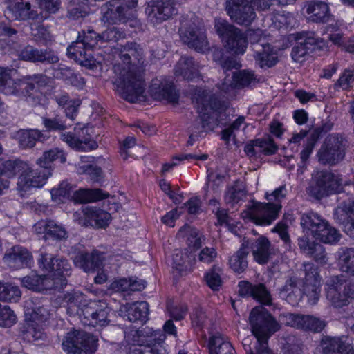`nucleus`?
<instances>
[{"label":"nucleus","mask_w":354,"mask_h":354,"mask_svg":"<svg viewBox=\"0 0 354 354\" xmlns=\"http://www.w3.org/2000/svg\"><path fill=\"white\" fill-rule=\"evenodd\" d=\"M249 323L257 342L253 349L247 344L248 340H245L243 347L247 354H272L268 348V341L272 334L280 329L279 324L262 306L252 309Z\"/></svg>","instance_id":"1"},{"label":"nucleus","mask_w":354,"mask_h":354,"mask_svg":"<svg viewBox=\"0 0 354 354\" xmlns=\"http://www.w3.org/2000/svg\"><path fill=\"white\" fill-rule=\"evenodd\" d=\"M113 69L115 73L113 83L122 98L131 103L145 101L144 68H126L119 62L113 65Z\"/></svg>","instance_id":"2"},{"label":"nucleus","mask_w":354,"mask_h":354,"mask_svg":"<svg viewBox=\"0 0 354 354\" xmlns=\"http://www.w3.org/2000/svg\"><path fill=\"white\" fill-rule=\"evenodd\" d=\"M197 104L202 130L198 131L199 128L196 127L192 129L187 145H192L194 141L204 136V133L213 131L227 118V104L221 102L214 95H206L197 99Z\"/></svg>","instance_id":"3"},{"label":"nucleus","mask_w":354,"mask_h":354,"mask_svg":"<svg viewBox=\"0 0 354 354\" xmlns=\"http://www.w3.org/2000/svg\"><path fill=\"white\" fill-rule=\"evenodd\" d=\"M50 82V78L44 74L27 75L22 79H12L10 71L0 68V92L17 98L32 97L37 92L35 84L39 87L45 86Z\"/></svg>","instance_id":"4"},{"label":"nucleus","mask_w":354,"mask_h":354,"mask_svg":"<svg viewBox=\"0 0 354 354\" xmlns=\"http://www.w3.org/2000/svg\"><path fill=\"white\" fill-rule=\"evenodd\" d=\"M286 186L282 185L271 194L266 193L268 203L252 201L248 207V216L256 224L267 225L272 223L279 215L281 209V200L286 197Z\"/></svg>","instance_id":"5"},{"label":"nucleus","mask_w":354,"mask_h":354,"mask_svg":"<svg viewBox=\"0 0 354 354\" xmlns=\"http://www.w3.org/2000/svg\"><path fill=\"white\" fill-rule=\"evenodd\" d=\"M324 291L328 304L341 308L354 300V281L348 280L343 274L333 275L326 281Z\"/></svg>","instance_id":"6"},{"label":"nucleus","mask_w":354,"mask_h":354,"mask_svg":"<svg viewBox=\"0 0 354 354\" xmlns=\"http://www.w3.org/2000/svg\"><path fill=\"white\" fill-rule=\"evenodd\" d=\"M347 147L348 142L344 137L339 134H330L317 151V160L325 166L336 165L344 160Z\"/></svg>","instance_id":"7"},{"label":"nucleus","mask_w":354,"mask_h":354,"mask_svg":"<svg viewBox=\"0 0 354 354\" xmlns=\"http://www.w3.org/2000/svg\"><path fill=\"white\" fill-rule=\"evenodd\" d=\"M214 28L228 50L237 55L245 51L247 40L241 30L222 19H215Z\"/></svg>","instance_id":"8"},{"label":"nucleus","mask_w":354,"mask_h":354,"mask_svg":"<svg viewBox=\"0 0 354 354\" xmlns=\"http://www.w3.org/2000/svg\"><path fill=\"white\" fill-rule=\"evenodd\" d=\"M97 339L84 331L68 333L62 346L67 354H93L97 348Z\"/></svg>","instance_id":"9"},{"label":"nucleus","mask_w":354,"mask_h":354,"mask_svg":"<svg viewBox=\"0 0 354 354\" xmlns=\"http://www.w3.org/2000/svg\"><path fill=\"white\" fill-rule=\"evenodd\" d=\"M137 4L138 0H110L102 6V20L110 24L126 23Z\"/></svg>","instance_id":"10"},{"label":"nucleus","mask_w":354,"mask_h":354,"mask_svg":"<svg viewBox=\"0 0 354 354\" xmlns=\"http://www.w3.org/2000/svg\"><path fill=\"white\" fill-rule=\"evenodd\" d=\"M53 169H32L26 162L21 174L17 178V189L20 193L26 192L30 187H42L51 176Z\"/></svg>","instance_id":"11"},{"label":"nucleus","mask_w":354,"mask_h":354,"mask_svg":"<svg viewBox=\"0 0 354 354\" xmlns=\"http://www.w3.org/2000/svg\"><path fill=\"white\" fill-rule=\"evenodd\" d=\"M315 186L308 189L310 195L319 199L333 192H338L342 183L341 179L335 174L326 170L319 171L314 177Z\"/></svg>","instance_id":"12"},{"label":"nucleus","mask_w":354,"mask_h":354,"mask_svg":"<svg viewBox=\"0 0 354 354\" xmlns=\"http://www.w3.org/2000/svg\"><path fill=\"white\" fill-rule=\"evenodd\" d=\"M179 32L181 40L189 48L202 53L209 50V43L205 32L194 21L183 23Z\"/></svg>","instance_id":"13"},{"label":"nucleus","mask_w":354,"mask_h":354,"mask_svg":"<svg viewBox=\"0 0 354 354\" xmlns=\"http://www.w3.org/2000/svg\"><path fill=\"white\" fill-rule=\"evenodd\" d=\"M177 13L174 0H151L145 7L147 19L153 25L167 21Z\"/></svg>","instance_id":"14"},{"label":"nucleus","mask_w":354,"mask_h":354,"mask_svg":"<svg viewBox=\"0 0 354 354\" xmlns=\"http://www.w3.org/2000/svg\"><path fill=\"white\" fill-rule=\"evenodd\" d=\"M279 319L286 326L313 333H320L326 325L324 320L310 315L281 314Z\"/></svg>","instance_id":"15"},{"label":"nucleus","mask_w":354,"mask_h":354,"mask_svg":"<svg viewBox=\"0 0 354 354\" xmlns=\"http://www.w3.org/2000/svg\"><path fill=\"white\" fill-rule=\"evenodd\" d=\"M110 308L101 300H90L88 305L83 310L82 322L88 326H106L109 323L108 319Z\"/></svg>","instance_id":"16"},{"label":"nucleus","mask_w":354,"mask_h":354,"mask_svg":"<svg viewBox=\"0 0 354 354\" xmlns=\"http://www.w3.org/2000/svg\"><path fill=\"white\" fill-rule=\"evenodd\" d=\"M225 9L230 19L239 25H250L256 13L249 0H227Z\"/></svg>","instance_id":"17"},{"label":"nucleus","mask_w":354,"mask_h":354,"mask_svg":"<svg viewBox=\"0 0 354 354\" xmlns=\"http://www.w3.org/2000/svg\"><path fill=\"white\" fill-rule=\"evenodd\" d=\"M304 293L307 296L308 302L314 305L320 297V277L317 268L311 263H304Z\"/></svg>","instance_id":"18"},{"label":"nucleus","mask_w":354,"mask_h":354,"mask_svg":"<svg viewBox=\"0 0 354 354\" xmlns=\"http://www.w3.org/2000/svg\"><path fill=\"white\" fill-rule=\"evenodd\" d=\"M118 56L122 62L120 64L126 68H144L145 66L143 49L136 42H127L121 46Z\"/></svg>","instance_id":"19"},{"label":"nucleus","mask_w":354,"mask_h":354,"mask_svg":"<svg viewBox=\"0 0 354 354\" xmlns=\"http://www.w3.org/2000/svg\"><path fill=\"white\" fill-rule=\"evenodd\" d=\"M151 96L157 100H167L169 103L176 104L179 95L172 81L165 77L152 80L149 86Z\"/></svg>","instance_id":"20"},{"label":"nucleus","mask_w":354,"mask_h":354,"mask_svg":"<svg viewBox=\"0 0 354 354\" xmlns=\"http://www.w3.org/2000/svg\"><path fill=\"white\" fill-rule=\"evenodd\" d=\"M319 348L322 354H354L353 343L345 336H324Z\"/></svg>","instance_id":"21"},{"label":"nucleus","mask_w":354,"mask_h":354,"mask_svg":"<svg viewBox=\"0 0 354 354\" xmlns=\"http://www.w3.org/2000/svg\"><path fill=\"white\" fill-rule=\"evenodd\" d=\"M84 218H80V225L87 227L92 226L97 229H105L112 219L111 214L97 207H89L82 211Z\"/></svg>","instance_id":"22"},{"label":"nucleus","mask_w":354,"mask_h":354,"mask_svg":"<svg viewBox=\"0 0 354 354\" xmlns=\"http://www.w3.org/2000/svg\"><path fill=\"white\" fill-rule=\"evenodd\" d=\"M80 38L81 35L80 34L76 41L68 47V55L80 65L88 68H93L96 66L95 59L92 55L91 50L86 48Z\"/></svg>","instance_id":"23"},{"label":"nucleus","mask_w":354,"mask_h":354,"mask_svg":"<svg viewBox=\"0 0 354 354\" xmlns=\"http://www.w3.org/2000/svg\"><path fill=\"white\" fill-rule=\"evenodd\" d=\"M39 263L42 269L53 273L57 277L66 279V276L70 275L71 266L66 259L53 257L46 253L41 254Z\"/></svg>","instance_id":"24"},{"label":"nucleus","mask_w":354,"mask_h":354,"mask_svg":"<svg viewBox=\"0 0 354 354\" xmlns=\"http://www.w3.org/2000/svg\"><path fill=\"white\" fill-rule=\"evenodd\" d=\"M86 296L80 291L72 290L64 294L62 302L66 308L67 313L71 315L83 317V310L88 305Z\"/></svg>","instance_id":"25"},{"label":"nucleus","mask_w":354,"mask_h":354,"mask_svg":"<svg viewBox=\"0 0 354 354\" xmlns=\"http://www.w3.org/2000/svg\"><path fill=\"white\" fill-rule=\"evenodd\" d=\"M33 227L37 234H44L45 239L51 238L57 241H62L68 236L66 229L53 220H40L35 224Z\"/></svg>","instance_id":"26"},{"label":"nucleus","mask_w":354,"mask_h":354,"mask_svg":"<svg viewBox=\"0 0 354 354\" xmlns=\"http://www.w3.org/2000/svg\"><path fill=\"white\" fill-rule=\"evenodd\" d=\"M200 69L201 65L193 57L183 56L177 62L174 74L177 77L190 81L201 77Z\"/></svg>","instance_id":"27"},{"label":"nucleus","mask_w":354,"mask_h":354,"mask_svg":"<svg viewBox=\"0 0 354 354\" xmlns=\"http://www.w3.org/2000/svg\"><path fill=\"white\" fill-rule=\"evenodd\" d=\"M3 259L9 267L19 269L28 265L32 254L26 248L15 245L6 251Z\"/></svg>","instance_id":"28"},{"label":"nucleus","mask_w":354,"mask_h":354,"mask_svg":"<svg viewBox=\"0 0 354 354\" xmlns=\"http://www.w3.org/2000/svg\"><path fill=\"white\" fill-rule=\"evenodd\" d=\"M104 259L103 253L97 250H93L91 253L81 252L75 257L74 263L84 271L88 272L100 268Z\"/></svg>","instance_id":"29"},{"label":"nucleus","mask_w":354,"mask_h":354,"mask_svg":"<svg viewBox=\"0 0 354 354\" xmlns=\"http://www.w3.org/2000/svg\"><path fill=\"white\" fill-rule=\"evenodd\" d=\"M252 254L254 259L259 264H266L274 250L271 245L270 241L263 236H259L252 245Z\"/></svg>","instance_id":"30"},{"label":"nucleus","mask_w":354,"mask_h":354,"mask_svg":"<svg viewBox=\"0 0 354 354\" xmlns=\"http://www.w3.org/2000/svg\"><path fill=\"white\" fill-rule=\"evenodd\" d=\"M328 223L326 219L315 212L303 214L300 221L304 232H310L315 239L328 226Z\"/></svg>","instance_id":"31"},{"label":"nucleus","mask_w":354,"mask_h":354,"mask_svg":"<svg viewBox=\"0 0 354 354\" xmlns=\"http://www.w3.org/2000/svg\"><path fill=\"white\" fill-rule=\"evenodd\" d=\"M308 20L316 23H326L330 18L328 6L322 1H310L306 5Z\"/></svg>","instance_id":"32"},{"label":"nucleus","mask_w":354,"mask_h":354,"mask_svg":"<svg viewBox=\"0 0 354 354\" xmlns=\"http://www.w3.org/2000/svg\"><path fill=\"white\" fill-rule=\"evenodd\" d=\"M7 16L15 20H26L35 19L36 12L31 10L29 2H11L8 6Z\"/></svg>","instance_id":"33"},{"label":"nucleus","mask_w":354,"mask_h":354,"mask_svg":"<svg viewBox=\"0 0 354 354\" xmlns=\"http://www.w3.org/2000/svg\"><path fill=\"white\" fill-rule=\"evenodd\" d=\"M253 56L257 64L261 68L272 67L278 62V57L270 44L263 47L257 46Z\"/></svg>","instance_id":"34"},{"label":"nucleus","mask_w":354,"mask_h":354,"mask_svg":"<svg viewBox=\"0 0 354 354\" xmlns=\"http://www.w3.org/2000/svg\"><path fill=\"white\" fill-rule=\"evenodd\" d=\"M249 254V243L243 241L241 247L229 260L230 268L236 273L243 272L248 268L247 257Z\"/></svg>","instance_id":"35"},{"label":"nucleus","mask_w":354,"mask_h":354,"mask_svg":"<svg viewBox=\"0 0 354 354\" xmlns=\"http://www.w3.org/2000/svg\"><path fill=\"white\" fill-rule=\"evenodd\" d=\"M109 193L101 189H82L74 192L73 199L80 203H92L108 198Z\"/></svg>","instance_id":"36"},{"label":"nucleus","mask_w":354,"mask_h":354,"mask_svg":"<svg viewBox=\"0 0 354 354\" xmlns=\"http://www.w3.org/2000/svg\"><path fill=\"white\" fill-rule=\"evenodd\" d=\"M209 351V354H236L232 344L219 333L210 337Z\"/></svg>","instance_id":"37"},{"label":"nucleus","mask_w":354,"mask_h":354,"mask_svg":"<svg viewBox=\"0 0 354 354\" xmlns=\"http://www.w3.org/2000/svg\"><path fill=\"white\" fill-rule=\"evenodd\" d=\"M156 338L134 340V344L129 347L127 354H160L156 346Z\"/></svg>","instance_id":"38"},{"label":"nucleus","mask_w":354,"mask_h":354,"mask_svg":"<svg viewBox=\"0 0 354 354\" xmlns=\"http://www.w3.org/2000/svg\"><path fill=\"white\" fill-rule=\"evenodd\" d=\"M338 261L341 271L354 277V248H342Z\"/></svg>","instance_id":"39"},{"label":"nucleus","mask_w":354,"mask_h":354,"mask_svg":"<svg viewBox=\"0 0 354 354\" xmlns=\"http://www.w3.org/2000/svg\"><path fill=\"white\" fill-rule=\"evenodd\" d=\"M149 314V305L146 301L131 304L127 310V319L131 322H145Z\"/></svg>","instance_id":"40"},{"label":"nucleus","mask_w":354,"mask_h":354,"mask_svg":"<svg viewBox=\"0 0 354 354\" xmlns=\"http://www.w3.org/2000/svg\"><path fill=\"white\" fill-rule=\"evenodd\" d=\"M185 236H187V241L189 247L194 250L201 248L203 241L205 240L204 236L198 230L191 228L189 225L182 227L177 234L178 237Z\"/></svg>","instance_id":"41"},{"label":"nucleus","mask_w":354,"mask_h":354,"mask_svg":"<svg viewBox=\"0 0 354 354\" xmlns=\"http://www.w3.org/2000/svg\"><path fill=\"white\" fill-rule=\"evenodd\" d=\"M57 159H60L62 163L66 160L65 153L57 148L46 151L42 156L37 160V164L43 169H50V164Z\"/></svg>","instance_id":"42"},{"label":"nucleus","mask_w":354,"mask_h":354,"mask_svg":"<svg viewBox=\"0 0 354 354\" xmlns=\"http://www.w3.org/2000/svg\"><path fill=\"white\" fill-rule=\"evenodd\" d=\"M47 276H41L40 292L44 290H60L66 286V279L63 277H57L53 273Z\"/></svg>","instance_id":"43"},{"label":"nucleus","mask_w":354,"mask_h":354,"mask_svg":"<svg viewBox=\"0 0 354 354\" xmlns=\"http://www.w3.org/2000/svg\"><path fill=\"white\" fill-rule=\"evenodd\" d=\"M43 137V133L39 130H23L19 132V143L23 148H32Z\"/></svg>","instance_id":"44"},{"label":"nucleus","mask_w":354,"mask_h":354,"mask_svg":"<svg viewBox=\"0 0 354 354\" xmlns=\"http://www.w3.org/2000/svg\"><path fill=\"white\" fill-rule=\"evenodd\" d=\"M246 196L244 185L242 182L236 180L234 185L229 187L225 195V201L227 203H238Z\"/></svg>","instance_id":"45"},{"label":"nucleus","mask_w":354,"mask_h":354,"mask_svg":"<svg viewBox=\"0 0 354 354\" xmlns=\"http://www.w3.org/2000/svg\"><path fill=\"white\" fill-rule=\"evenodd\" d=\"M25 162L20 160H6L0 162V176L12 177L19 171H22Z\"/></svg>","instance_id":"46"},{"label":"nucleus","mask_w":354,"mask_h":354,"mask_svg":"<svg viewBox=\"0 0 354 354\" xmlns=\"http://www.w3.org/2000/svg\"><path fill=\"white\" fill-rule=\"evenodd\" d=\"M21 294L17 286L8 283H0V301L16 302L21 297Z\"/></svg>","instance_id":"47"},{"label":"nucleus","mask_w":354,"mask_h":354,"mask_svg":"<svg viewBox=\"0 0 354 354\" xmlns=\"http://www.w3.org/2000/svg\"><path fill=\"white\" fill-rule=\"evenodd\" d=\"M236 84L239 87H245L257 82L254 72L248 70H241L233 75Z\"/></svg>","instance_id":"48"},{"label":"nucleus","mask_w":354,"mask_h":354,"mask_svg":"<svg viewBox=\"0 0 354 354\" xmlns=\"http://www.w3.org/2000/svg\"><path fill=\"white\" fill-rule=\"evenodd\" d=\"M252 297L263 305L271 306L272 304L271 294L262 283L254 284Z\"/></svg>","instance_id":"49"},{"label":"nucleus","mask_w":354,"mask_h":354,"mask_svg":"<svg viewBox=\"0 0 354 354\" xmlns=\"http://www.w3.org/2000/svg\"><path fill=\"white\" fill-rule=\"evenodd\" d=\"M314 40L310 38L306 39L304 41L297 43L292 49V58L295 62H302L308 55V44H313Z\"/></svg>","instance_id":"50"},{"label":"nucleus","mask_w":354,"mask_h":354,"mask_svg":"<svg viewBox=\"0 0 354 354\" xmlns=\"http://www.w3.org/2000/svg\"><path fill=\"white\" fill-rule=\"evenodd\" d=\"M25 314L26 317H30V319H31L32 322L36 323L37 324L38 323L45 322L50 317L48 309L43 306L33 308H30L27 306Z\"/></svg>","instance_id":"51"},{"label":"nucleus","mask_w":354,"mask_h":354,"mask_svg":"<svg viewBox=\"0 0 354 354\" xmlns=\"http://www.w3.org/2000/svg\"><path fill=\"white\" fill-rule=\"evenodd\" d=\"M33 51L31 57L32 62L55 64L59 61L58 57L50 50H42L33 48Z\"/></svg>","instance_id":"52"},{"label":"nucleus","mask_w":354,"mask_h":354,"mask_svg":"<svg viewBox=\"0 0 354 354\" xmlns=\"http://www.w3.org/2000/svg\"><path fill=\"white\" fill-rule=\"evenodd\" d=\"M73 192L72 186L67 182H62L57 187L51 189V197L53 201L60 203L64 198L71 196Z\"/></svg>","instance_id":"53"},{"label":"nucleus","mask_w":354,"mask_h":354,"mask_svg":"<svg viewBox=\"0 0 354 354\" xmlns=\"http://www.w3.org/2000/svg\"><path fill=\"white\" fill-rule=\"evenodd\" d=\"M340 237L339 231L328 223V226L322 230L316 239L325 243L335 244L339 241Z\"/></svg>","instance_id":"54"},{"label":"nucleus","mask_w":354,"mask_h":354,"mask_svg":"<svg viewBox=\"0 0 354 354\" xmlns=\"http://www.w3.org/2000/svg\"><path fill=\"white\" fill-rule=\"evenodd\" d=\"M245 35L247 41L250 42L254 52L257 46L263 47L269 44L266 36L263 35V31L260 29L248 30Z\"/></svg>","instance_id":"55"},{"label":"nucleus","mask_w":354,"mask_h":354,"mask_svg":"<svg viewBox=\"0 0 354 354\" xmlns=\"http://www.w3.org/2000/svg\"><path fill=\"white\" fill-rule=\"evenodd\" d=\"M188 257L187 254H185L184 256L183 252L181 250H175L173 256V267L179 271L182 274L183 272H186L191 269L192 265L186 259Z\"/></svg>","instance_id":"56"},{"label":"nucleus","mask_w":354,"mask_h":354,"mask_svg":"<svg viewBox=\"0 0 354 354\" xmlns=\"http://www.w3.org/2000/svg\"><path fill=\"white\" fill-rule=\"evenodd\" d=\"M126 34L120 28L113 26L108 28L100 34L101 44L104 42H117L118 40L124 39Z\"/></svg>","instance_id":"57"},{"label":"nucleus","mask_w":354,"mask_h":354,"mask_svg":"<svg viewBox=\"0 0 354 354\" xmlns=\"http://www.w3.org/2000/svg\"><path fill=\"white\" fill-rule=\"evenodd\" d=\"M221 270L214 266L206 273L205 278L207 286L212 290H218L222 285V280L220 275Z\"/></svg>","instance_id":"58"},{"label":"nucleus","mask_w":354,"mask_h":354,"mask_svg":"<svg viewBox=\"0 0 354 354\" xmlns=\"http://www.w3.org/2000/svg\"><path fill=\"white\" fill-rule=\"evenodd\" d=\"M16 319L17 317L10 307L0 304V326L10 327L15 324Z\"/></svg>","instance_id":"59"},{"label":"nucleus","mask_w":354,"mask_h":354,"mask_svg":"<svg viewBox=\"0 0 354 354\" xmlns=\"http://www.w3.org/2000/svg\"><path fill=\"white\" fill-rule=\"evenodd\" d=\"M256 147L259 149V152H263L266 155L274 153L277 150V146L274 140L270 138H264L255 140Z\"/></svg>","instance_id":"60"},{"label":"nucleus","mask_w":354,"mask_h":354,"mask_svg":"<svg viewBox=\"0 0 354 354\" xmlns=\"http://www.w3.org/2000/svg\"><path fill=\"white\" fill-rule=\"evenodd\" d=\"M82 43L85 45L86 48L93 51V48L101 43L100 34H97L93 30H88L87 32H82V35L80 38Z\"/></svg>","instance_id":"61"},{"label":"nucleus","mask_w":354,"mask_h":354,"mask_svg":"<svg viewBox=\"0 0 354 354\" xmlns=\"http://www.w3.org/2000/svg\"><path fill=\"white\" fill-rule=\"evenodd\" d=\"M221 50H215L214 52V60L218 63L225 72L240 67V64L232 57H227L223 60L221 59Z\"/></svg>","instance_id":"62"},{"label":"nucleus","mask_w":354,"mask_h":354,"mask_svg":"<svg viewBox=\"0 0 354 354\" xmlns=\"http://www.w3.org/2000/svg\"><path fill=\"white\" fill-rule=\"evenodd\" d=\"M191 319L192 325L199 328L204 327L209 321L207 315L201 307H197L193 310Z\"/></svg>","instance_id":"63"},{"label":"nucleus","mask_w":354,"mask_h":354,"mask_svg":"<svg viewBox=\"0 0 354 354\" xmlns=\"http://www.w3.org/2000/svg\"><path fill=\"white\" fill-rule=\"evenodd\" d=\"M40 9L49 14L56 13L60 8V0H36Z\"/></svg>","instance_id":"64"}]
</instances>
